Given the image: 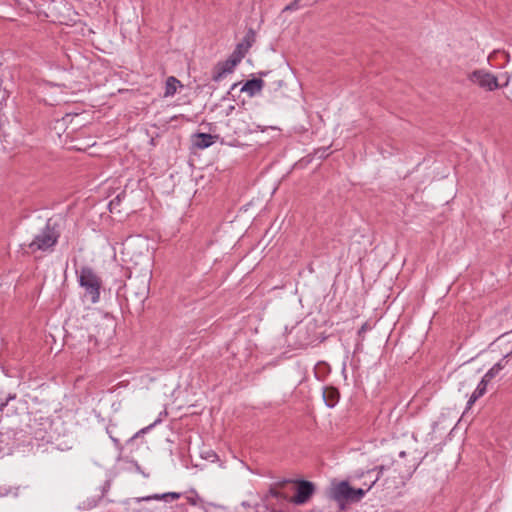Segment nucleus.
Segmentation results:
<instances>
[{
	"mask_svg": "<svg viewBox=\"0 0 512 512\" xmlns=\"http://www.w3.org/2000/svg\"><path fill=\"white\" fill-rule=\"evenodd\" d=\"M323 399L328 407H334L339 400L338 390L333 387L324 388Z\"/></svg>",
	"mask_w": 512,
	"mask_h": 512,
	"instance_id": "obj_12",
	"label": "nucleus"
},
{
	"mask_svg": "<svg viewBox=\"0 0 512 512\" xmlns=\"http://www.w3.org/2000/svg\"><path fill=\"white\" fill-rule=\"evenodd\" d=\"M503 368L504 365L502 361H500L490 368L483 377L490 382Z\"/></svg>",
	"mask_w": 512,
	"mask_h": 512,
	"instance_id": "obj_16",
	"label": "nucleus"
},
{
	"mask_svg": "<svg viewBox=\"0 0 512 512\" xmlns=\"http://www.w3.org/2000/svg\"><path fill=\"white\" fill-rule=\"evenodd\" d=\"M369 490L353 488L347 481L332 483L328 489L329 499L335 501L340 510H345L349 503L359 502Z\"/></svg>",
	"mask_w": 512,
	"mask_h": 512,
	"instance_id": "obj_1",
	"label": "nucleus"
},
{
	"mask_svg": "<svg viewBox=\"0 0 512 512\" xmlns=\"http://www.w3.org/2000/svg\"><path fill=\"white\" fill-rule=\"evenodd\" d=\"M384 470H385V466L380 465V466L375 467V468H374V469H372V470H368V471H367V474H370V473H372V472H374V471H377V475H376L375 479H374V480L371 482V484L367 487V490H370V489L375 485V483L380 479V476L382 475V473L384 472Z\"/></svg>",
	"mask_w": 512,
	"mask_h": 512,
	"instance_id": "obj_17",
	"label": "nucleus"
},
{
	"mask_svg": "<svg viewBox=\"0 0 512 512\" xmlns=\"http://www.w3.org/2000/svg\"><path fill=\"white\" fill-rule=\"evenodd\" d=\"M115 323L111 317L105 316L95 325V332L90 335L98 344H106L114 335Z\"/></svg>",
	"mask_w": 512,
	"mask_h": 512,
	"instance_id": "obj_7",
	"label": "nucleus"
},
{
	"mask_svg": "<svg viewBox=\"0 0 512 512\" xmlns=\"http://www.w3.org/2000/svg\"><path fill=\"white\" fill-rule=\"evenodd\" d=\"M467 78L471 83L485 91H494L499 88L497 77L484 69H476L472 71L467 75Z\"/></svg>",
	"mask_w": 512,
	"mask_h": 512,
	"instance_id": "obj_5",
	"label": "nucleus"
},
{
	"mask_svg": "<svg viewBox=\"0 0 512 512\" xmlns=\"http://www.w3.org/2000/svg\"><path fill=\"white\" fill-rule=\"evenodd\" d=\"M180 498V494L179 493H176V492H168V493H164L162 495H159V494H155L153 496H148V497H145L143 498V500L145 501H149L151 499H156V500H159V499H163V500H166L168 501L169 499L171 500H176Z\"/></svg>",
	"mask_w": 512,
	"mask_h": 512,
	"instance_id": "obj_15",
	"label": "nucleus"
},
{
	"mask_svg": "<svg viewBox=\"0 0 512 512\" xmlns=\"http://www.w3.org/2000/svg\"><path fill=\"white\" fill-rule=\"evenodd\" d=\"M292 484V480L284 479L271 484L268 492L262 497L263 505L271 512H282L278 511L272 504L271 499L275 498L278 502H290L291 496L288 492L289 485Z\"/></svg>",
	"mask_w": 512,
	"mask_h": 512,
	"instance_id": "obj_4",
	"label": "nucleus"
},
{
	"mask_svg": "<svg viewBox=\"0 0 512 512\" xmlns=\"http://www.w3.org/2000/svg\"><path fill=\"white\" fill-rule=\"evenodd\" d=\"M178 87H182L181 82L174 76L168 77L166 80V84H165L164 96L165 97L173 96L176 93Z\"/></svg>",
	"mask_w": 512,
	"mask_h": 512,
	"instance_id": "obj_14",
	"label": "nucleus"
},
{
	"mask_svg": "<svg viewBox=\"0 0 512 512\" xmlns=\"http://www.w3.org/2000/svg\"><path fill=\"white\" fill-rule=\"evenodd\" d=\"M60 237V231L57 225L49 219L45 226L34 236L29 243L28 248L31 252H49L52 251Z\"/></svg>",
	"mask_w": 512,
	"mask_h": 512,
	"instance_id": "obj_2",
	"label": "nucleus"
},
{
	"mask_svg": "<svg viewBox=\"0 0 512 512\" xmlns=\"http://www.w3.org/2000/svg\"><path fill=\"white\" fill-rule=\"evenodd\" d=\"M241 62L237 56L233 53L232 55L225 61L219 62L213 71V80L220 81L225 75L233 72L234 68Z\"/></svg>",
	"mask_w": 512,
	"mask_h": 512,
	"instance_id": "obj_8",
	"label": "nucleus"
},
{
	"mask_svg": "<svg viewBox=\"0 0 512 512\" xmlns=\"http://www.w3.org/2000/svg\"><path fill=\"white\" fill-rule=\"evenodd\" d=\"M79 284L84 288L85 296L89 298L92 303H97L99 301L102 281L92 268H81L79 273Z\"/></svg>",
	"mask_w": 512,
	"mask_h": 512,
	"instance_id": "obj_3",
	"label": "nucleus"
},
{
	"mask_svg": "<svg viewBox=\"0 0 512 512\" xmlns=\"http://www.w3.org/2000/svg\"><path fill=\"white\" fill-rule=\"evenodd\" d=\"M243 506H250L247 502H242Z\"/></svg>",
	"mask_w": 512,
	"mask_h": 512,
	"instance_id": "obj_21",
	"label": "nucleus"
},
{
	"mask_svg": "<svg viewBox=\"0 0 512 512\" xmlns=\"http://www.w3.org/2000/svg\"><path fill=\"white\" fill-rule=\"evenodd\" d=\"M488 380H485L483 377L480 383L478 384L477 388L474 390L472 395L470 396L467 405L470 408L481 396H483L486 392Z\"/></svg>",
	"mask_w": 512,
	"mask_h": 512,
	"instance_id": "obj_13",
	"label": "nucleus"
},
{
	"mask_svg": "<svg viewBox=\"0 0 512 512\" xmlns=\"http://www.w3.org/2000/svg\"><path fill=\"white\" fill-rule=\"evenodd\" d=\"M256 41V33L255 31L250 28L246 32L244 38L242 41L236 46L235 50L233 51V54L237 56L240 60H242L246 53L249 51V49L252 47V45Z\"/></svg>",
	"mask_w": 512,
	"mask_h": 512,
	"instance_id": "obj_9",
	"label": "nucleus"
},
{
	"mask_svg": "<svg viewBox=\"0 0 512 512\" xmlns=\"http://www.w3.org/2000/svg\"><path fill=\"white\" fill-rule=\"evenodd\" d=\"M295 494L291 496L290 503L295 505L306 504L315 493V485L307 480H292Z\"/></svg>",
	"mask_w": 512,
	"mask_h": 512,
	"instance_id": "obj_6",
	"label": "nucleus"
},
{
	"mask_svg": "<svg viewBox=\"0 0 512 512\" xmlns=\"http://www.w3.org/2000/svg\"><path fill=\"white\" fill-rule=\"evenodd\" d=\"M6 405H7V403H6V402H5V403H1V404H0V412H2V411H3V409H4V407H5Z\"/></svg>",
	"mask_w": 512,
	"mask_h": 512,
	"instance_id": "obj_18",
	"label": "nucleus"
},
{
	"mask_svg": "<svg viewBox=\"0 0 512 512\" xmlns=\"http://www.w3.org/2000/svg\"><path fill=\"white\" fill-rule=\"evenodd\" d=\"M111 439L113 440V442L116 444V445H119V440L114 438V437H111Z\"/></svg>",
	"mask_w": 512,
	"mask_h": 512,
	"instance_id": "obj_20",
	"label": "nucleus"
},
{
	"mask_svg": "<svg viewBox=\"0 0 512 512\" xmlns=\"http://www.w3.org/2000/svg\"><path fill=\"white\" fill-rule=\"evenodd\" d=\"M189 502L192 504V505H196V500L193 499V498H189Z\"/></svg>",
	"mask_w": 512,
	"mask_h": 512,
	"instance_id": "obj_19",
	"label": "nucleus"
},
{
	"mask_svg": "<svg viewBox=\"0 0 512 512\" xmlns=\"http://www.w3.org/2000/svg\"><path fill=\"white\" fill-rule=\"evenodd\" d=\"M193 137V144L199 149H205L210 147L218 139V136L206 133H197Z\"/></svg>",
	"mask_w": 512,
	"mask_h": 512,
	"instance_id": "obj_11",
	"label": "nucleus"
},
{
	"mask_svg": "<svg viewBox=\"0 0 512 512\" xmlns=\"http://www.w3.org/2000/svg\"><path fill=\"white\" fill-rule=\"evenodd\" d=\"M264 86V81L260 78H253L246 81L241 87V92H245L248 96L253 97L261 92Z\"/></svg>",
	"mask_w": 512,
	"mask_h": 512,
	"instance_id": "obj_10",
	"label": "nucleus"
}]
</instances>
